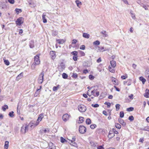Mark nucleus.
<instances>
[{"label": "nucleus", "mask_w": 149, "mask_h": 149, "mask_svg": "<svg viewBox=\"0 0 149 149\" xmlns=\"http://www.w3.org/2000/svg\"><path fill=\"white\" fill-rule=\"evenodd\" d=\"M13 113L14 112L13 111H12L11 112L9 113L8 115L10 116V117H12L14 116Z\"/></svg>", "instance_id": "obj_44"}, {"label": "nucleus", "mask_w": 149, "mask_h": 149, "mask_svg": "<svg viewBox=\"0 0 149 149\" xmlns=\"http://www.w3.org/2000/svg\"><path fill=\"white\" fill-rule=\"evenodd\" d=\"M115 136L114 133L113 131H109L108 137L109 139L113 138Z\"/></svg>", "instance_id": "obj_11"}, {"label": "nucleus", "mask_w": 149, "mask_h": 149, "mask_svg": "<svg viewBox=\"0 0 149 149\" xmlns=\"http://www.w3.org/2000/svg\"><path fill=\"white\" fill-rule=\"evenodd\" d=\"M28 128V127L27 125H23L21 127L20 131L22 134H24L26 132L27 129Z\"/></svg>", "instance_id": "obj_8"}, {"label": "nucleus", "mask_w": 149, "mask_h": 149, "mask_svg": "<svg viewBox=\"0 0 149 149\" xmlns=\"http://www.w3.org/2000/svg\"><path fill=\"white\" fill-rule=\"evenodd\" d=\"M95 77L92 75H90L89 76V78L91 80H93L94 79Z\"/></svg>", "instance_id": "obj_52"}, {"label": "nucleus", "mask_w": 149, "mask_h": 149, "mask_svg": "<svg viewBox=\"0 0 149 149\" xmlns=\"http://www.w3.org/2000/svg\"><path fill=\"white\" fill-rule=\"evenodd\" d=\"M128 119L131 121L134 120V118L133 116H131L129 117Z\"/></svg>", "instance_id": "obj_51"}, {"label": "nucleus", "mask_w": 149, "mask_h": 149, "mask_svg": "<svg viewBox=\"0 0 149 149\" xmlns=\"http://www.w3.org/2000/svg\"><path fill=\"white\" fill-rule=\"evenodd\" d=\"M133 94H131L130 95H129V97L131 99H133Z\"/></svg>", "instance_id": "obj_63"}, {"label": "nucleus", "mask_w": 149, "mask_h": 149, "mask_svg": "<svg viewBox=\"0 0 149 149\" xmlns=\"http://www.w3.org/2000/svg\"><path fill=\"white\" fill-rule=\"evenodd\" d=\"M46 16V14L45 13H43L42 15V19L43 20V22L44 23H46L47 22V19L45 18V16Z\"/></svg>", "instance_id": "obj_17"}, {"label": "nucleus", "mask_w": 149, "mask_h": 149, "mask_svg": "<svg viewBox=\"0 0 149 149\" xmlns=\"http://www.w3.org/2000/svg\"><path fill=\"white\" fill-rule=\"evenodd\" d=\"M42 131H44L45 133H49V128H43V129H42Z\"/></svg>", "instance_id": "obj_28"}, {"label": "nucleus", "mask_w": 149, "mask_h": 149, "mask_svg": "<svg viewBox=\"0 0 149 149\" xmlns=\"http://www.w3.org/2000/svg\"><path fill=\"white\" fill-rule=\"evenodd\" d=\"M105 104H106L107 105V108H109L110 107V104L109 102H105L104 103Z\"/></svg>", "instance_id": "obj_50"}, {"label": "nucleus", "mask_w": 149, "mask_h": 149, "mask_svg": "<svg viewBox=\"0 0 149 149\" xmlns=\"http://www.w3.org/2000/svg\"><path fill=\"white\" fill-rule=\"evenodd\" d=\"M58 69L60 72L63 71L64 70L65 68V66L64 63L63 62H61L59 63L58 65Z\"/></svg>", "instance_id": "obj_3"}, {"label": "nucleus", "mask_w": 149, "mask_h": 149, "mask_svg": "<svg viewBox=\"0 0 149 149\" xmlns=\"http://www.w3.org/2000/svg\"><path fill=\"white\" fill-rule=\"evenodd\" d=\"M91 105L93 107L95 108L98 107H99V105L98 104H92Z\"/></svg>", "instance_id": "obj_54"}, {"label": "nucleus", "mask_w": 149, "mask_h": 149, "mask_svg": "<svg viewBox=\"0 0 149 149\" xmlns=\"http://www.w3.org/2000/svg\"><path fill=\"white\" fill-rule=\"evenodd\" d=\"M78 110L81 112H84L86 110V107L82 104L79 105L78 106Z\"/></svg>", "instance_id": "obj_2"}, {"label": "nucleus", "mask_w": 149, "mask_h": 149, "mask_svg": "<svg viewBox=\"0 0 149 149\" xmlns=\"http://www.w3.org/2000/svg\"><path fill=\"white\" fill-rule=\"evenodd\" d=\"M62 77L64 79H66L68 77V75L66 74V73H63L62 74Z\"/></svg>", "instance_id": "obj_36"}, {"label": "nucleus", "mask_w": 149, "mask_h": 149, "mask_svg": "<svg viewBox=\"0 0 149 149\" xmlns=\"http://www.w3.org/2000/svg\"><path fill=\"white\" fill-rule=\"evenodd\" d=\"M125 4H128V3L127 0H122Z\"/></svg>", "instance_id": "obj_61"}, {"label": "nucleus", "mask_w": 149, "mask_h": 149, "mask_svg": "<svg viewBox=\"0 0 149 149\" xmlns=\"http://www.w3.org/2000/svg\"><path fill=\"white\" fill-rule=\"evenodd\" d=\"M79 131L80 133L84 134L86 131V128L84 126L80 125L79 126Z\"/></svg>", "instance_id": "obj_4"}, {"label": "nucleus", "mask_w": 149, "mask_h": 149, "mask_svg": "<svg viewBox=\"0 0 149 149\" xmlns=\"http://www.w3.org/2000/svg\"><path fill=\"white\" fill-rule=\"evenodd\" d=\"M89 35L87 33H83V36L87 38H88L89 37Z\"/></svg>", "instance_id": "obj_25"}, {"label": "nucleus", "mask_w": 149, "mask_h": 149, "mask_svg": "<svg viewBox=\"0 0 149 149\" xmlns=\"http://www.w3.org/2000/svg\"><path fill=\"white\" fill-rule=\"evenodd\" d=\"M8 2L11 4H13L15 3L14 0H8Z\"/></svg>", "instance_id": "obj_53"}, {"label": "nucleus", "mask_w": 149, "mask_h": 149, "mask_svg": "<svg viewBox=\"0 0 149 149\" xmlns=\"http://www.w3.org/2000/svg\"><path fill=\"white\" fill-rule=\"evenodd\" d=\"M112 81L113 82H114V84H116L117 83V81L116 80H115V79H112Z\"/></svg>", "instance_id": "obj_62"}, {"label": "nucleus", "mask_w": 149, "mask_h": 149, "mask_svg": "<svg viewBox=\"0 0 149 149\" xmlns=\"http://www.w3.org/2000/svg\"><path fill=\"white\" fill-rule=\"evenodd\" d=\"M141 130H142L147 131L149 132V126H147L143 128H142Z\"/></svg>", "instance_id": "obj_26"}, {"label": "nucleus", "mask_w": 149, "mask_h": 149, "mask_svg": "<svg viewBox=\"0 0 149 149\" xmlns=\"http://www.w3.org/2000/svg\"><path fill=\"white\" fill-rule=\"evenodd\" d=\"M43 118V115L42 113L40 114L38 118V119L37 120L35 124H34V126H37L39 124V120L40 121H41L42 118Z\"/></svg>", "instance_id": "obj_6"}, {"label": "nucleus", "mask_w": 149, "mask_h": 149, "mask_svg": "<svg viewBox=\"0 0 149 149\" xmlns=\"http://www.w3.org/2000/svg\"><path fill=\"white\" fill-rule=\"evenodd\" d=\"M84 121V118L82 117H79V120L78 121L79 123H82Z\"/></svg>", "instance_id": "obj_21"}, {"label": "nucleus", "mask_w": 149, "mask_h": 149, "mask_svg": "<svg viewBox=\"0 0 149 149\" xmlns=\"http://www.w3.org/2000/svg\"><path fill=\"white\" fill-rule=\"evenodd\" d=\"M22 105L21 104L20 102H19L17 105V109L20 110L22 108Z\"/></svg>", "instance_id": "obj_33"}, {"label": "nucleus", "mask_w": 149, "mask_h": 149, "mask_svg": "<svg viewBox=\"0 0 149 149\" xmlns=\"http://www.w3.org/2000/svg\"><path fill=\"white\" fill-rule=\"evenodd\" d=\"M58 89L57 87H56V86H54L53 88V90L54 91H56Z\"/></svg>", "instance_id": "obj_59"}, {"label": "nucleus", "mask_w": 149, "mask_h": 149, "mask_svg": "<svg viewBox=\"0 0 149 149\" xmlns=\"http://www.w3.org/2000/svg\"><path fill=\"white\" fill-rule=\"evenodd\" d=\"M97 149H104V148L102 146H100L97 147Z\"/></svg>", "instance_id": "obj_58"}, {"label": "nucleus", "mask_w": 149, "mask_h": 149, "mask_svg": "<svg viewBox=\"0 0 149 149\" xmlns=\"http://www.w3.org/2000/svg\"><path fill=\"white\" fill-rule=\"evenodd\" d=\"M78 54L77 52L75 51V61H77V60L78 57H79V56H77Z\"/></svg>", "instance_id": "obj_49"}, {"label": "nucleus", "mask_w": 149, "mask_h": 149, "mask_svg": "<svg viewBox=\"0 0 149 149\" xmlns=\"http://www.w3.org/2000/svg\"><path fill=\"white\" fill-rule=\"evenodd\" d=\"M99 50L100 51H105V50L104 49V48L103 47H102L101 48H100L99 49Z\"/></svg>", "instance_id": "obj_55"}, {"label": "nucleus", "mask_w": 149, "mask_h": 149, "mask_svg": "<svg viewBox=\"0 0 149 149\" xmlns=\"http://www.w3.org/2000/svg\"><path fill=\"white\" fill-rule=\"evenodd\" d=\"M130 13L131 15V16L132 19H135V15L134 14H133L132 13V10L130 11Z\"/></svg>", "instance_id": "obj_37"}, {"label": "nucleus", "mask_w": 149, "mask_h": 149, "mask_svg": "<svg viewBox=\"0 0 149 149\" xmlns=\"http://www.w3.org/2000/svg\"><path fill=\"white\" fill-rule=\"evenodd\" d=\"M52 35L53 36H55L56 35H57V33L56 32H55L54 31H53L52 32Z\"/></svg>", "instance_id": "obj_60"}, {"label": "nucleus", "mask_w": 149, "mask_h": 149, "mask_svg": "<svg viewBox=\"0 0 149 149\" xmlns=\"http://www.w3.org/2000/svg\"><path fill=\"white\" fill-rule=\"evenodd\" d=\"M145 75L146 77L149 78V70H147L146 71Z\"/></svg>", "instance_id": "obj_43"}, {"label": "nucleus", "mask_w": 149, "mask_h": 149, "mask_svg": "<svg viewBox=\"0 0 149 149\" xmlns=\"http://www.w3.org/2000/svg\"><path fill=\"white\" fill-rule=\"evenodd\" d=\"M139 79L142 82L143 84H144L145 82L146 81V79H144L143 77H139Z\"/></svg>", "instance_id": "obj_19"}, {"label": "nucleus", "mask_w": 149, "mask_h": 149, "mask_svg": "<svg viewBox=\"0 0 149 149\" xmlns=\"http://www.w3.org/2000/svg\"><path fill=\"white\" fill-rule=\"evenodd\" d=\"M101 33L103 34L104 36L105 37H107L108 36V34L106 31H101Z\"/></svg>", "instance_id": "obj_29"}, {"label": "nucleus", "mask_w": 149, "mask_h": 149, "mask_svg": "<svg viewBox=\"0 0 149 149\" xmlns=\"http://www.w3.org/2000/svg\"><path fill=\"white\" fill-rule=\"evenodd\" d=\"M142 6L146 10H148L149 9V6H148V5H143Z\"/></svg>", "instance_id": "obj_32"}, {"label": "nucleus", "mask_w": 149, "mask_h": 149, "mask_svg": "<svg viewBox=\"0 0 149 149\" xmlns=\"http://www.w3.org/2000/svg\"><path fill=\"white\" fill-rule=\"evenodd\" d=\"M100 93L99 91H96V94L95 95H94L95 96L97 97L99 95Z\"/></svg>", "instance_id": "obj_57"}, {"label": "nucleus", "mask_w": 149, "mask_h": 149, "mask_svg": "<svg viewBox=\"0 0 149 149\" xmlns=\"http://www.w3.org/2000/svg\"><path fill=\"white\" fill-rule=\"evenodd\" d=\"M23 76L22 73V72L16 77V80L18 81L19 79L22 78Z\"/></svg>", "instance_id": "obj_20"}, {"label": "nucleus", "mask_w": 149, "mask_h": 149, "mask_svg": "<svg viewBox=\"0 0 149 149\" xmlns=\"http://www.w3.org/2000/svg\"><path fill=\"white\" fill-rule=\"evenodd\" d=\"M118 121L123 126H125L126 125V123L124 122V120L121 119H119Z\"/></svg>", "instance_id": "obj_15"}, {"label": "nucleus", "mask_w": 149, "mask_h": 149, "mask_svg": "<svg viewBox=\"0 0 149 149\" xmlns=\"http://www.w3.org/2000/svg\"><path fill=\"white\" fill-rule=\"evenodd\" d=\"M8 108V105H5L3 107H2V109L4 111H6V109Z\"/></svg>", "instance_id": "obj_41"}, {"label": "nucleus", "mask_w": 149, "mask_h": 149, "mask_svg": "<svg viewBox=\"0 0 149 149\" xmlns=\"http://www.w3.org/2000/svg\"><path fill=\"white\" fill-rule=\"evenodd\" d=\"M96 127V125L95 124H92L90 125L91 128L92 129H94Z\"/></svg>", "instance_id": "obj_47"}, {"label": "nucleus", "mask_w": 149, "mask_h": 149, "mask_svg": "<svg viewBox=\"0 0 149 149\" xmlns=\"http://www.w3.org/2000/svg\"><path fill=\"white\" fill-rule=\"evenodd\" d=\"M9 142L8 141H5L4 146V148L6 149H7L8 147Z\"/></svg>", "instance_id": "obj_22"}, {"label": "nucleus", "mask_w": 149, "mask_h": 149, "mask_svg": "<svg viewBox=\"0 0 149 149\" xmlns=\"http://www.w3.org/2000/svg\"><path fill=\"white\" fill-rule=\"evenodd\" d=\"M116 111H118L119 110L120 107V104H117L116 105Z\"/></svg>", "instance_id": "obj_35"}, {"label": "nucleus", "mask_w": 149, "mask_h": 149, "mask_svg": "<svg viewBox=\"0 0 149 149\" xmlns=\"http://www.w3.org/2000/svg\"><path fill=\"white\" fill-rule=\"evenodd\" d=\"M3 60L4 63L6 65H9L10 63L8 60H6L5 59V60L4 59Z\"/></svg>", "instance_id": "obj_39"}, {"label": "nucleus", "mask_w": 149, "mask_h": 149, "mask_svg": "<svg viewBox=\"0 0 149 149\" xmlns=\"http://www.w3.org/2000/svg\"><path fill=\"white\" fill-rule=\"evenodd\" d=\"M86 124L89 125L91 124V120L89 118H87L86 121Z\"/></svg>", "instance_id": "obj_34"}, {"label": "nucleus", "mask_w": 149, "mask_h": 149, "mask_svg": "<svg viewBox=\"0 0 149 149\" xmlns=\"http://www.w3.org/2000/svg\"><path fill=\"white\" fill-rule=\"evenodd\" d=\"M44 71H42L39 75L38 79V83L39 84H41L42 83L44 79Z\"/></svg>", "instance_id": "obj_1"}, {"label": "nucleus", "mask_w": 149, "mask_h": 149, "mask_svg": "<svg viewBox=\"0 0 149 149\" xmlns=\"http://www.w3.org/2000/svg\"><path fill=\"white\" fill-rule=\"evenodd\" d=\"M34 41L33 40H31L29 43V46L31 48H33L34 46Z\"/></svg>", "instance_id": "obj_18"}, {"label": "nucleus", "mask_w": 149, "mask_h": 149, "mask_svg": "<svg viewBox=\"0 0 149 149\" xmlns=\"http://www.w3.org/2000/svg\"><path fill=\"white\" fill-rule=\"evenodd\" d=\"M34 63L36 65H39L40 63V61L39 59V56L37 55L36 56L34 57Z\"/></svg>", "instance_id": "obj_7"}, {"label": "nucleus", "mask_w": 149, "mask_h": 149, "mask_svg": "<svg viewBox=\"0 0 149 149\" xmlns=\"http://www.w3.org/2000/svg\"><path fill=\"white\" fill-rule=\"evenodd\" d=\"M79 57L84 56L85 55V54L83 51L79 50L78 52Z\"/></svg>", "instance_id": "obj_12"}, {"label": "nucleus", "mask_w": 149, "mask_h": 149, "mask_svg": "<svg viewBox=\"0 0 149 149\" xmlns=\"http://www.w3.org/2000/svg\"><path fill=\"white\" fill-rule=\"evenodd\" d=\"M124 116V113L123 111H120V117L122 118Z\"/></svg>", "instance_id": "obj_48"}, {"label": "nucleus", "mask_w": 149, "mask_h": 149, "mask_svg": "<svg viewBox=\"0 0 149 149\" xmlns=\"http://www.w3.org/2000/svg\"><path fill=\"white\" fill-rule=\"evenodd\" d=\"M144 96L146 97H149V90L148 89H146V93L144 94Z\"/></svg>", "instance_id": "obj_16"}, {"label": "nucleus", "mask_w": 149, "mask_h": 149, "mask_svg": "<svg viewBox=\"0 0 149 149\" xmlns=\"http://www.w3.org/2000/svg\"><path fill=\"white\" fill-rule=\"evenodd\" d=\"M24 18L22 17L18 18L16 21V24L17 25L20 26L24 22Z\"/></svg>", "instance_id": "obj_5"}, {"label": "nucleus", "mask_w": 149, "mask_h": 149, "mask_svg": "<svg viewBox=\"0 0 149 149\" xmlns=\"http://www.w3.org/2000/svg\"><path fill=\"white\" fill-rule=\"evenodd\" d=\"M134 108L132 107H130L129 108L127 109V111H132L134 110Z\"/></svg>", "instance_id": "obj_46"}, {"label": "nucleus", "mask_w": 149, "mask_h": 149, "mask_svg": "<svg viewBox=\"0 0 149 149\" xmlns=\"http://www.w3.org/2000/svg\"><path fill=\"white\" fill-rule=\"evenodd\" d=\"M61 141L62 143H64L67 141L64 138L62 137H61Z\"/></svg>", "instance_id": "obj_38"}, {"label": "nucleus", "mask_w": 149, "mask_h": 149, "mask_svg": "<svg viewBox=\"0 0 149 149\" xmlns=\"http://www.w3.org/2000/svg\"><path fill=\"white\" fill-rule=\"evenodd\" d=\"M75 3H76L77 5V6L79 8H80L81 6L82 5V3L81 2L79 1V0H76L75 1Z\"/></svg>", "instance_id": "obj_13"}, {"label": "nucleus", "mask_w": 149, "mask_h": 149, "mask_svg": "<svg viewBox=\"0 0 149 149\" xmlns=\"http://www.w3.org/2000/svg\"><path fill=\"white\" fill-rule=\"evenodd\" d=\"M93 45H99L100 44V42L99 41L96 40L94 41L93 43Z\"/></svg>", "instance_id": "obj_30"}, {"label": "nucleus", "mask_w": 149, "mask_h": 149, "mask_svg": "<svg viewBox=\"0 0 149 149\" xmlns=\"http://www.w3.org/2000/svg\"><path fill=\"white\" fill-rule=\"evenodd\" d=\"M50 54L51 55L52 59H54L56 57L55 52L54 51H51L50 52Z\"/></svg>", "instance_id": "obj_10"}, {"label": "nucleus", "mask_w": 149, "mask_h": 149, "mask_svg": "<svg viewBox=\"0 0 149 149\" xmlns=\"http://www.w3.org/2000/svg\"><path fill=\"white\" fill-rule=\"evenodd\" d=\"M110 63L111 66L113 68H114L116 66V63L115 61L112 60L110 61Z\"/></svg>", "instance_id": "obj_14"}, {"label": "nucleus", "mask_w": 149, "mask_h": 149, "mask_svg": "<svg viewBox=\"0 0 149 149\" xmlns=\"http://www.w3.org/2000/svg\"><path fill=\"white\" fill-rule=\"evenodd\" d=\"M85 46L84 45L81 46L80 47V49H81L84 50L85 49Z\"/></svg>", "instance_id": "obj_56"}, {"label": "nucleus", "mask_w": 149, "mask_h": 149, "mask_svg": "<svg viewBox=\"0 0 149 149\" xmlns=\"http://www.w3.org/2000/svg\"><path fill=\"white\" fill-rule=\"evenodd\" d=\"M69 116V115L67 113L64 114L62 117L63 120L64 121H67L68 119Z\"/></svg>", "instance_id": "obj_9"}, {"label": "nucleus", "mask_w": 149, "mask_h": 149, "mask_svg": "<svg viewBox=\"0 0 149 149\" xmlns=\"http://www.w3.org/2000/svg\"><path fill=\"white\" fill-rule=\"evenodd\" d=\"M109 71L111 72H113L115 71L114 69H113L111 67H110V66H109Z\"/></svg>", "instance_id": "obj_45"}, {"label": "nucleus", "mask_w": 149, "mask_h": 149, "mask_svg": "<svg viewBox=\"0 0 149 149\" xmlns=\"http://www.w3.org/2000/svg\"><path fill=\"white\" fill-rule=\"evenodd\" d=\"M103 113L105 116L107 115V113L106 111H103Z\"/></svg>", "instance_id": "obj_64"}, {"label": "nucleus", "mask_w": 149, "mask_h": 149, "mask_svg": "<svg viewBox=\"0 0 149 149\" xmlns=\"http://www.w3.org/2000/svg\"><path fill=\"white\" fill-rule=\"evenodd\" d=\"M115 126L118 129H120L121 128V125L119 123H116Z\"/></svg>", "instance_id": "obj_42"}, {"label": "nucleus", "mask_w": 149, "mask_h": 149, "mask_svg": "<svg viewBox=\"0 0 149 149\" xmlns=\"http://www.w3.org/2000/svg\"><path fill=\"white\" fill-rule=\"evenodd\" d=\"M16 13H17V14H18L19 13H21L22 12V10L20 9L16 8L15 10Z\"/></svg>", "instance_id": "obj_40"}, {"label": "nucleus", "mask_w": 149, "mask_h": 149, "mask_svg": "<svg viewBox=\"0 0 149 149\" xmlns=\"http://www.w3.org/2000/svg\"><path fill=\"white\" fill-rule=\"evenodd\" d=\"M74 139L73 140V141L71 140H69L68 141L69 143L70 144V145L73 146H74Z\"/></svg>", "instance_id": "obj_23"}, {"label": "nucleus", "mask_w": 149, "mask_h": 149, "mask_svg": "<svg viewBox=\"0 0 149 149\" xmlns=\"http://www.w3.org/2000/svg\"><path fill=\"white\" fill-rule=\"evenodd\" d=\"M56 41L58 42L60 44H62L65 42L64 40L62 39L57 40Z\"/></svg>", "instance_id": "obj_24"}, {"label": "nucleus", "mask_w": 149, "mask_h": 149, "mask_svg": "<svg viewBox=\"0 0 149 149\" xmlns=\"http://www.w3.org/2000/svg\"><path fill=\"white\" fill-rule=\"evenodd\" d=\"M49 146L50 149H53L54 146L53 143H49Z\"/></svg>", "instance_id": "obj_31"}, {"label": "nucleus", "mask_w": 149, "mask_h": 149, "mask_svg": "<svg viewBox=\"0 0 149 149\" xmlns=\"http://www.w3.org/2000/svg\"><path fill=\"white\" fill-rule=\"evenodd\" d=\"M74 40L73 39L72 40V43L71 45H69V49H71L72 47H74Z\"/></svg>", "instance_id": "obj_27"}]
</instances>
